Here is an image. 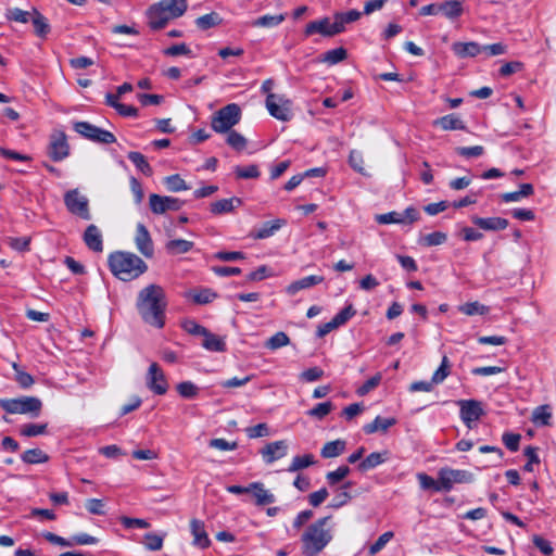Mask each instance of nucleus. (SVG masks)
Masks as SVG:
<instances>
[{"label": "nucleus", "instance_id": "nucleus-1", "mask_svg": "<svg viewBox=\"0 0 556 556\" xmlns=\"http://www.w3.org/2000/svg\"><path fill=\"white\" fill-rule=\"evenodd\" d=\"M166 306L165 291L159 285L151 283L138 293L136 307L142 320L150 326L164 327Z\"/></svg>", "mask_w": 556, "mask_h": 556}, {"label": "nucleus", "instance_id": "nucleus-2", "mask_svg": "<svg viewBox=\"0 0 556 556\" xmlns=\"http://www.w3.org/2000/svg\"><path fill=\"white\" fill-rule=\"evenodd\" d=\"M330 516L323 517L311 523L302 534V553L305 556H317L332 540Z\"/></svg>", "mask_w": 556, "mask_h": 556}, {"label": "nucleus", "instance_id": "nucleus-3", "mask_svg": "<svg viewBox=\"0 0 556 556\" xmlns=\"http://www.w3.org/2000/svg\"><path fill=\"white\" fill-rule=\"evenodd\" d=\"M108 263L112 274L123 281L136 279L148 269L144 261L131 252H113L109 255Z\"/></svg>", "mask_w": 556, "mask_h": 556}, {"label": "nucleus", "instance_id": "nucleus-4", "mask_svg": "<svg viewBox=\"0 0 556 556\" xmlns=\"http://www.w3.org/2000/svg\"><path fill=\"white\" fill-rule=\"evenodd\" d=\"M187 0H161L148 10L149 26L159 30L174 18L180 17L187 11Z\"/></svg>", "mask_w": 556, "mask_h": 556}, {"label": "nucleus", "instance_id": "nucleus-5", "mask_svg": "<svg viewBox=\"0 0 556 556\" xmlns=\"http://www.w3.org/2000/svg\"><path fill=\"white\" fill-rule=\"evenodd\" d=\"M0 407L8 414H23L38 417L42 403L35 396H21L17 399H0Z\"/></svg>", "mask_w": 556, "mask_h": 556}, {"label": "nucleus", "instance_id": "nucleus-6", "mask_svg": "<svg viewBox=\"0 0 556 556\" xmlns=\"http://www.w3.org/2000/svg\"><path fill=\"white\" fill-rule=\"evenodd\" d=\"M241 119V108L230 103L216 111L211 117V127L219 134L228 132Z\"/></svg>", "mask_w": 556, "mask_h": 556}, {"label": "nucleus", "instance_id": "nucleus-7", "mask_svg": "<svg viewBox=\"0 0 556 556\" xmlns=\"http://www.w3.org/2000/svg\"><path fill=\"white\" fill-rule=\"evenodd\" d=\"M265 106L270 116L280 122H289L293 117V103L283 94L268 93Z\"/></svg>", "mask_w": 556, "mask_h": 556}, {"label": "nucleus", "instance_id": "nucleus-8", "mask_svg": "<svg viewBox=\"0 0 556 556\" xmlns=\"http://www.w3.org/2000/svg\"><path fill=\"white\" fill-rule=\"evenodd\" d=\"M64 204L71 214L84 220L91 219L89 200L86 195L81 194L78 189L68 190L64 194Z\"/></svg>", "mask_w": 556, "mask_h": 556}, {"label": "nucleus", "instance_id": "nucleus-9", "mask_svg": "<svg viewBox=\"0 0 556 556\" xmlns=\"http://www.w3.org/2000/svg\"><path fill=\"white\" fill-rule=\"evenodd\" d=\"M74 130L81 135L84 138L97 143L110 144L116 141V137L113 132L102 129L88 122L74 123Z\"/></svg>", "mask_w": 556, "mask_h": 556}, {"label": "nucleus", "instance_id": "nucleus-10", "mask_svg": "<svg viewBox=\"0 0 556 556\" xmlns=\"http://www.w3.org/2000/svg\"><path fill=\"white\" fill-rule=\"evenodd\" d=\"M438 475L440 476V489H443V492L451 491L456 483H471L473 481V475L463 469L444 467L439 470Z\"/></svg>", "mask_w": 556, "mask_h": 556}, {"label": "nucleus", "instance_id": "nucleus-11", "mask_svg": "<svg viewBox=\"0 0 556 556\" xmlns=\"http://www.w3.org/2000/svg\"><path fill=\"white\" fill-rule=\"evenodd\" d=\"M245 495L256 506H266L276 502L275 494L262 482H253L245 486Z\"/></svg>", "mask_w": 556, "mask_h": 556}, {"label": "nucleus", "instance_id": "nucleus-12", "mask_svg": "<svg viewBox=\"0 0 556 556\" xmlns=\"http://www.w3.org/2000/svg\"><path fill=\"white\" fill-rule=\"evenodd\" d=\"M70 154V146L63 131H55L50 136L48 155L54 162L66 159Z\"/></svg>", "mask_w": 556, "mask_h": 556}, {"label": "nucleus", "instance_id": "nucleus-13", "mask_svg": "<svg viewBox=\"0 0 556 556\" xmlns=\"http://www.w3.org/2000/svg\"><path fill=\"white\" fill-rule=\"evenodd\" d=\"M149 204L154 214H163L167 211H179L184 205V201L174 197L152 193L149 197Z\"/></svg>", "mask_w": 556, "mask_h": 556}, {"label": "nucleus", "instance_id": "nucleus-14", "mask_svg": "<svg viewBox=\"0 0 556 556\" xmlns=\"http://www.w3.org/2000/svg\"><path fill=\"white\" fill-rule=\"evenodd\" d=\"M147 386L157 395H163L168 390L166 377L157 363H152L148 369Z\"/></svg>", "mask_w": 556, "mask_h": 556}, {"label": "nucleus", "instance_id": "nucleus-15", "mask_svg": "<svg viewBox=\"0 0 556 556\" xmlns=\"http://www.w3.org/2000/svg\"><path fill=\"white\" fill-rule=\"evenodd\" d=\"M458 405L460 408V418L469 429H471L472 424L479 420L484 414L481 402L477 400H460Z\"/></svg>", "mask_w": 556, "mask_h": 556}, {"label": "nucleus", "instance_id": "nucleus-16", "mask_svg": "<svg viewBox=\"0 0 556 556\" xmlns=\"http://www.w3.org/2000/svg\"><path fill=\"white\" fill-rule=\"evenodd\" d=\"M340 33H342L341 23H337L336 18L333 23H331L328 17L318 21H313L308 23L305 27L306 36H311L313 34H320L323 36H333Z\"/></svg>", "mask_w": 556, "mask_h": 556}, {"label": "nucleus", "instance_id": "nucleus-17", "mask_svg": "<svg viewBox=\"0 0 556 556\" xmlns=\"http://www.w3.org/2000/svg\"><path fill=\"white\" fill-rule=\"evenodd\" d=\"M135 242L138 251L146 257H152L154 253L153 242L147 227L139 223L136 228Z\"/></svg>", "mask_w": 556, "mask_h": 556}, {"label": "nucleus", "instance_id": "nucleus-18", "mask_svg": "<svg viewBox=\"0 0 556 556\" xmlns=\"http://www.w3.org/2000/svg\"><path fill=\"white\" fill-rule=\"evenodd\" d=\"M288 450V444L285 440L275 441L271 443L266 444L262 451L261 454L263 456V459L267 464H271L277 459L282 458L286 456Z\"/></svg>", "mask_w": 556, "mask_h": 556}, {"label": "nucleus", "instance_id": "nucleus-19", "mask_svg": "<svg viewBox=\"0 0 556 556\" xmlns=\"http://www.w3.org/2000/svg\"><path fill=\"white\" fill-rule=\"evenodd\" d=\"M83 240L89 250L97 253L103 251V236L96 225L91 224L86 228Z\"/></svg>", "mask_w": 556, "mask_h": 556}, {"label": "nucleus", "instance_id": "nucleus-20", "mask_svg": "<svg viewBox=\"0 0 556 556\" xmlns=\"http://www.w3.org/2000/svg\"><path fill=\"white\" fill-rule=\"evenodd\" d=\"M286 224L285 219H275L271 222H267L263 224L258 228H253L249 237L255 240L266 239L271 237L276 231H278Z\"/></svg>", "mask_w": 556, "mask_h": 556}, {"label": "nucleus", "instance_id": "nucleus-21", "mask_svg": "<svg viewBox=\"0 0 556 556\" xmlns=\"http://www.w3.org/2000/svg\"><path fill=\"white\" fill-rule=\"evenodd\" d=\"M190 531L193 535V545L200 547V548H206L208 547L211 541L208 539V535L205 531L204 522L199 519H192L190 521Z\"/></svg>", "mask_w": 556, "mask_h": 556}, {"label": "nucleus", "instance_id": "nucleus-22", "mask_svg": "<svg viewBox=\"0 0 556 556\" xmlns=\"http://www.w3.org/2000/svg\"><path fill=\"white\" fill-rule=\"evenodd\" d=\"M324 276L311 275L299 280L293 281L286 288V292L289 295H295L299 291L308 289L324 281Z\"/></svg>", "mask_w": 556, "mask_h": 556}, {"label": "nucleus", "instance_id": "nucleus-23", "mask_svg": "<svg viewBox=\"0 0 556 556\" xmlns=\"http://www.w3.org/2000/svg\"><path fill=\"white\" fill-rule=\"evenodd\" d=\"M472 223L483 230H503L508 226V220L502 217H478L475 216L471 218Z\"/></svg>", "mask_w": 556, "mask_h": 556}, {"label": "nucleus", "instance_id": "nucleus-24", "mask_svg": "<svg viewBox=\"0 0 556 556\" xmlns=\"http://www.w3.org/2000/svg\"><path fill=\"white\" fill-rule=\"evenodd\" d=\"M452 50L458 58H473L481 53V45L475 41H457L452 45Z\"/></svg>", "mask_w": 556, "mask_h": 556}, {"label": "nucleus", "instance_id": "nucleus-25", "mask_svg": "<svg viewBox=\"0 0 556 556\" xmlns=\"http://www.w3.org/2000/svg\"><path fill=\"white\" fill-rule=\"evenodd\" d=\"M397 420L394 417L383 418L377 416L371 422L366 424L363 427V430L366 434H372L377 431L387 432L389 428L394 426Z\"/></svg>", "mask_w": 556, "mask_h": 556}, {"label": "nucleus", "instance_id": "nucleus-26", "mask_svg": "<svg viewBox=\"0 0 556 556\" xmlns=\"http://www.w3.org/2000/svg\"><path fill=\"white\" fill-rule=\"evenodd\" d=\"M440 13L447 20L455 21L464 13V7L460 0H448L440 3Z\"/></svg>", "mask_w": 556, "mask_h": 556}, {"label": "nucleus", "instance_id": "nucleus-27", "mask_svg": "<svg viewBox=\"0 0 556 556\" xmlns=\"http://www.w3.org/2000/svg\"><path fill=\"white\" fill-rule=\"evenodd\" d=\"M434 126H440L443 130H464L466 129V125L464 122L456 116L455 114H448L442 116L433 122Z\"/></svg>", "mask_w": 556, "mask_h": 556}, {"label": "nucleus", "instance_id": "nucleus-28", "mask_svg": "<svg viewBox=\"0 0 556 556\" xmlns=\"http://www.w3.org/2000/svg\"><path fill=\"white\" fill-rule=\"evenodd\" d=\"M388 451L370 453L363 462L359 463L358 469L361 471H367L376 468L388 459Z\"/></svg>", "mask_w": 556, "mask_h": 556}, {"label": "nucleus", "instance_id": "nucleus-29", "mask_svg": "<svg viewBox=\"0 0 556 556\" xmlns=\"http://www.w3.org/2000/svg\"><path fill=\"white\" fill-rule=\"evenodd\" d=\"M194 243L185 239H173L165 244L166 252L170 255L188 253L192 250Z\"/></svg>", "mask_w": 556, "mask_h": 556}, {"label": "nucleus", "instance_id": "nucleus-30", "mask_svg": "<svg viewBox=\"0 0 556 556\" xmlns=\"http://www.w3.org/2000/svg\"><path fill=\"white\" fill-rule=\"evenodd\" d=\"M287 17L286 13L275 15H263L251 22L252 27L273 28L280 25Z\"/></svg>", "mask_w": 556, "mask_h": 556}, {"label": "nucleus", "instance_id": "nucleus-31", "mask_svg": "<svg viewBox=\"0 0 556 556\" xmlns=\"http://www.w3.org/2000/svg\"><path fill=\"white\" fill-rule=\"evenodd\" d=\"M345 450V441L343 440H334V441H330V442H327L321 451H320V455L324 457V458H333V457H337L339 455H341Z\"/></svg>", "mask_w": 556, "mask_h": 556}, {"label": "nucleus", "instance_id": "nucleus-32", "mask_svg": "<svg viewBox=\"0 0 556 556\" xmlns=\"http://www.w3.org/2000/svg\"><path fill=\"white\" fill-rule=\"evenodd\" d=\"M189 296L197 304H208L217 298V294L212 289L202 288L191 290Z\"/></svg>", "mask_w": 556, "mask_h": 556}, {"label": "nucleus", "instance_id": "nucleus-33", "mask_svg": "<svg viewBox=\"0 0 556 556\" xmlns=\"http://www.w3.org/2000/svg\"><path fill=\"white\" fill-rule=\"evenodd\" d=\"M21 459L25 463V464H30V465H34V464H43V463H47L49 460V455L46 454L40 448H30V450H27L25 451L22 455H21Z\"/></svg>", "mask_w": 556, "mask_h": 556}, {"label": "nucleus", "instance_id": "nucleus-34", "mask_svg": "<svg viewBox=\"0 0 556 556\" xmlns=\"http://www.w3.org/2000/svg\"><path fill=\"white\" fill-rule=\"evenodd\" d=\"M202 346L212 352H223L225 350L224 341L216 334L206 330L203 334Z\"/></svg>", "mask_w": 556, "mask_h": 556}, {"label": "nucleus", "instance_id": "nucleus-35", "mask_svg": "<svg viewBox=\"0 0 556 556\" xmlns=\"http://www.w3.org/2000/svg\"><path fill=\"white\" fill-rule=\"evenodd\" d=\"M128 159L132 162V164L137 167L138 170H140L142 174L147 176H151L153 170L150 164L148 163L146 156L136 151H131L128 153Z\"/></svg>", "mask_w": 556, "mask_h": 556}, {"label": "nucleus", "instance_id": "nucleus-36", "mask_svg": "<svg viewBox=\"0 0 556 556\" xmlns=\"http://www.w3.org/2000/svg\"><path fill=\"white\" fill-rule=\"evenodd\" d=\"M165 536L166 533H146L142 543L148 551L156 552L162 549Z\"/></svg>", "mask_w": 556, "mask_h": 556}, {"label": "nucleus", "instance_id": "nucleus-37", "mask_svg": "<svg viewBox=\"0 0 556 556\" xmlns=\"http://www.w3.org/2000/svg\"><path fill=\"white\" fill-rule=\"evenodd\" d=\"M289 343L290 338L288 334L283 331H278L265 341L264 346L270 351H275L287 346Z\"/></svg>", "mask_w": 556, "mask_h": 556}, {"label": "nucleus", "instance_id": "nucleus-38", "mask_svg": "<svg viewBox=\"0 0 556 556\" xmlns=\"http://www.w3.org/2000/svg\"><path fill=\"white\" fill-rule=\"evenodd\" d=\"M222 23V18L218 13L211 12L208 14L202 15L195 20V25L202 29L206 30L212 27H215Z\"/></svg>", "mask_w": 556, "mask_h": 556}, {"label": "nucleus", "instance_id": "nucleus-39", "mask_svg": "<svg viewBox=\"0 0 556 556\" xmlns=\"http://www.w3.org/2000/svg\"><path fill=\"white\" fill-rule=\"evenodd\" d=\"M348 56L346 50L342 47L336 48L325 52L321 56V61L330 65L338 64L344 61Z\"/></svg>", "mask_w": 556, "mask_h": 556}, {"label": "nucleus", "instance_id": "nucleus-40", "mask_svg": "<svg viewBox=\"0 0 556 556\" xmlns=\"http://www.w3.org/2000/svg\"><path fill=\"white\" fill-rule=\"evenodd\" d=\"M33 25L35 28V33L37 36L45 38L50 31V25L48 24L47 18L40 14L38 11L34 12Z\"/></svg>", "mask_w": 556, "mask_h": 556}, {"label": "nucleus", "instance_id": "nucleus-41", "mask_svg": "<svg viewBox=\"0 0 556 556\" xmlns=\"http://www.w3.org/2000/svg\"><path fill=\"white\" fill-rule=\"evenodd\" d=\"M451 372V363L446 355L442 357L439 368L432 375V382L442 383Z\"/></svg>", "mask_w": 556, "mask_h": 556}, {"label": "nucleus", "instance_id": "nucleus-42", "mask_svg": "<svg viewBox=\"0 0 556 556\" xmlns=\"http://www.w3.org/2000/svg\"><path fill=\"white\" fill-rule=\"evenodd\" d=\"M447 239L446 233L442 231H433L420 238L419 243L426 247H435L443 244Z\"/></svg>", "mask_w": 556, "mask_h": 556}, {"label": "nucleus", "instance_id": "nucleus-43", "mask_svg": "<svg viewBox=\"0 0 556 556\" xmlns=\"http://www.w3.org/2000/svg\"><path fill=\"white\" fill-rule=\"evenodd\" d=\"M458 311L467 316L484 315L489 312V308L479 302H468L458 306Z\"/></svg>", "mask_w": 556, "mask_h": 556}, {"label": "nucleus", "instance_id": "nucleus-44", "mask_svg": "<svg viewBox=\"0 0 556 556\" xmlns=\"http://www.w3.org/2000/svg\"><path fill=\"white\" fill-rule=\"evenodd\" d=\"M332 409H333V404L331 402L327 401V402L318 403L316 406H314L313 408L307 410L306 414L309 417L321 420L328 414H330Z\"/></svg>", "mask_w": 556, "mask_h": 556}, {"label": "nucleus", "instance_id": "nucleus-45", "mask_svg": "<svg viewBox=\"0 0 556 556\" xmlns=\"http://www.w3.org/2000/svg\"><path fill=\"white\" fill-rule=\"evenodd\" d=\"M417 479L419 481L420 488L424 490H434L435 492H443V489H440V476L438 475V480H434L432 477L428 476L425 472H419L417 475Z\"/></svg>", "mask_w": 556, "mask_h": 556}, {"label": "nucleus", "instance_id": "nucleus-46", "mask_svg": "<svg viewBox=\"0 0 556 556\" xmlns=\"http://www.w3.org/2000/svg\"><path fill=\"white\" fill-rule=\"evenodd\" d=\"M47 424H26L22 426L20 433L26 438H33L46 433Z\"/></svg>", "mask_w": 556, "mask_h": 556}, {"label": "nucleus", "instance_id": "nucleus-47", "mask_svg": "<svg viewBox=\"0 0 556 556\" xmlns=\"http://www.w3.org/2000/svg\"><path fill=\"white\" fill-rule=\"evenodd\" d=\"M314 464V456L312 454L298 455L293 457L289 471H298L300 469L306 468Z\"/></svg>", "mask_w": 556, "mask_h": 556}, {"label": "nucleus", "instance_id": "nucleus-48", "mask_svg": "<svg viewBox=\"0 0 556 556\" xmlns=\"http://www.w3.org/2000/svg\"><path fill=\"white\" fill-rule=\"evenodd\" d=\"M176 389L185 399H194L199 393V388L191 381H182L177 384Z\"/></svg>", "mask_w": 556, "mask_h": 556}, {"label": "nucleus", "instance_id": "nucleus-49", "mask_svg": "<svg viewBox=\"0 0 556 556\" xmlns=\"http://www.w3.org/2000/svg\"><path fill=\"white\" fill-rule=\"evenodd\" d=\"M163 54L166 56H178V55H186L189 58H193L192 51L186 43H177L173 45L166 49L163 50Z\"/></svg>", "mask_w": 556, "mask_h": 556}, {"label": "nucleus", "instance_id": "nucleus-50", "mask_svg": "<svg viewBox=\"0 0 556 556\" xmlns=\"http://www.w3.org/2000/svg\"><path fill=\"white\" fill-rule=\"evenodd\" d=\"M165 185L169 191L178 192L188 190L189 187L179 175H172L165 178Z\"/></svg>", "mask_w": 556, "mask_h": 556}, {"label": "nucleus", "instance_id": "nucleus-51", "mask_svg": "<svg viewBox=\"0 0 556 556\" xmlns=\"http://www.w3.org/2000/svg\"><path fill=\"white\" fill-rule=\"evenodd\" d=\"M552 417L549 407L547 405L539 406L534 409L532 421L538 425H548V421Z\"/></svg>", "mask_w": 556, "mask_h": 556}, {"label": "nucleus", "instance_id": "nucleus-52", "mask_svg": "<svg viewBox=\"0 0 556 556\" xmlns=\"http://www.w3.org/2000/svg\"><path fill=\"white\" fill-rule=\"evenodd\" d=\"M393 536H394V534H393L392 531H388V532L382 533L377 539V541L374 544L370 545V547L368 549V554L370 556H374L377 553H379L392 540Z\"/></svg>", "mask_w": 556, "mask_h": 556}, {"label": "nucleus", "instance_id": "nucleus-53", "mask_svg": "<svg viewBox=\"0 0 556 556\" xmlns=\"http://www.w3.org/2000/svg\"><path fill=\"white\" fill-rule=\"evenodd\" d=\"M233 199H222L211 204V212L215 215L228 213L233 208Z\"/></svg>", "mask_w": 556, "mask_h": 556}, {"label": "nucleus", "instance_id": "nucleus-54", "mask_svg": "<svg viewBox=\"0 0 556 556\" xmlns=\"http://www.w3.org/2000/svg\"><path fill=\"white\" fill-rule=\"evenodd\" d=\"M455 152L464 157H479L484 153V148L482 146L475 147H457Z\"/></svg>", "mask_w": 556, "mask_h": 556}, {"label": "nucleus", "instance_id": "nucleus-55", "mask_svg": "<svg viewBox=\"0 0 556 556\" xmlns=\"http://www.w3.org/2000/svg\"><path fill=\"white\" fill-rule=\"evenodd\" d=\"M382 379V375L380 372H377L375 376L369 378L365 383L357 389V394L359 396H364L367 393H369L371 390H374L376 387L379 386L380 381Z\"/></svg>", "mask_w": 556, "mask_h": 556}, {"label": "nucleus", "instance_id": "nucleus-56", "mask_svg": "<svg viewBox=\"0 0 556 556\" xmlns=\"http://www.w3.org/2000/svg\"><path fill=\"white\" fill-rule=\"evenodd\" d=\"M245 434L250 439L267 437L269 435V428L267 424L262 422L256 426L245 428Z\"/></svg>", "mask_w": 556, "mask_h": 556}, {"label": "nucleus", "instance_id": "nucleus-57", "mask_svg": "<svg viewBox=\"0 0 556 556\" xmlns=\"http://www.w3.org/2000/svg\"><path fill=\"white\" fill-rule=\"evenodd\" d=\"M401 212H389L386 214H380L376 216V220L379 224H404V219H402Z\"/></svg>", "mask_w": 556, "mask_h": 556}, {"label": "nucleus", "instance_id": "nucleus-58", "mask_svg": "<svg viewBox=\"0 0 556 556\" xmlns=\"http://www.w3.org/2000/svg\"><path fill=\"white\" fill-rule=\"evenodd\" d=\"M13 368L15 370V380L23 389H28L34 384V378L28 372L21 370L15 363Z\"/></svg>", "mask_w": 556, "mask_h": 556}, {"label": "nucleus", "instance_id": "nucleus-59", "mask_svg": "<svg viewBox=\"0 0 556 556\" xmlns=\"http://www.w3.org/2000/svg\"><path fill=\"white\" fill-rule=\"evenodd\" d=\"M350 473L348 466H340L333 471H329L326 476L329 484H336L342 481Z\"/></svg>", "mask_w": 556, "mask_h": 556}, {"label": "nucleus", "instance_id": "nucleus-60", "mask_svg": "<svg viewBox=\"0 0 556 556\" xmlns=\"http://www.w3.org/2000/svg\"><path fill=\"white\" fill-rule=\"evenodd\" d=\"M506 51L507 47L502 42L481 46V53H485L486 56L502 55Z\"/></svg>", "mask_w": 556, "mask_h": 556}, {"label": "nucleus", "instance_id": "nucleus-61", "mask_svg": "<svg viewBox=\"0 0 556 556\" xmlns=\"http://www.w3.org/2000/svg\"><path fill=\"white\" fill-rule=\"evenodd\" d=\"M7 17L10 21L25 24V23L29 22L30 14H29V12L24 11L22 9L14 8V9L8 10Z\"/></svg>", "mask_w": 556, "mask_h": 556}, {"label": "nucleus", "instance_id": "nucleus-62", "mask_svg": "<svg viewBox=\"0 0 556 556\" xmlns=\"http://www.w3.org/2000/svg\"><path fill=\"white\" fill-rule=\"evenodd\" d=\"M355 309L352 305H348L343 309H341L333 318L332 320L337 325V327H340L344 325L349 319H351L355 315Z\"/></svg>", "mask_w": 556, "mask_h": 556}, {"label": "nucleus", "instance_id": "nucleus-63", "mask_svg": "<svg viewBox=\"0 0 556 556\" xmlns=\"http://www.w3.org/2000/svg\"><path fill=\"white\" fill-rule=\"evenodd\" d=\"M525 456L528 458V463L523 466L526 471H533V464H539L540 459L538 456V448L533 446H527L523 451Z\"/></svg>", "mask_w": 556, "mask_h": 556}, {"label": "nucleus", "instance_id": "nucleus-64", "mask_svg": "<svg viewBox=\"0 0 556 556\" xmlns=\"http://www.w3.org/2000/svg\"><path fill=\"white\" fill-rule=\"evenodd\" d=\"M182 328L190 334L203 337L206 333V328L198 324L195 320L188 319L182 324Z\"/></svg>", "mask_w": 556, "mask_h": 556}]
</instances>
